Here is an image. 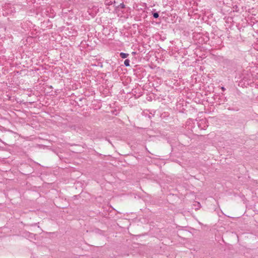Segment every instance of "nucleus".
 Instances as JSON below:
<instances>
[{
	"mask_svg": "<svg viewBox=\"0 0 258 258\" xmlns=\"http://www.w3.org/2000/svg\"><path fill=\"white\" fill-rule=\"evenodd\" d=\"M120 55L122 58H125L128 56V54L127 53L121 52L120 53Z\"/></svg>",
	"mask_w": 258,
	"mask_h": 258,
	"instance_id": "f257e3e1",
	"label": "nucleus"
},
{
	"mask_svg": "<svg viewBox=\"0 0 258 258\" xmlns=\"http://www.w3.org/2000/svg\"><path fill=\"white\" fill-rule=\"evenodd\" d=\"M124 63L125 66L128 67L130 66V60L128 59H125L124 60Z\"/></svg>",
	"mask_w": 258,
	"mask_h": 258,
	"instance_id": "f03ea898",
	"label": "nucleus"
},
{
	"mask_svg": "<svg viewBox=\"0 0 258 258\" xmlns=\"http://www.w3.org/2000/svg\"><path fill=\"white\" fill-rule=\"evenodd\" d=\"M153 17L155 18H157L159 17V15H158V14L157 13H154L153 14Z\"/></svg>",
	"mask_w": 258,
	"mask_h": 258,
	"instance_id": "7ed1b4c3",
	"label": "nucleus"
},
{
	"mask_svg": "<svg viewBox=\"0 0 258 258\" xmlns=\"http://www.w3.org/2000/svg\"><path fill=\"white\" fill-rule=\"evenodd\" d=\"M222 90L224 91L225 90V88L224 87H222Z\"/></svg>",
	"mask_w": 258,
	"mask_h": 258,
	"instance_id": "20e7f679",
	"label": "nucleus"
}]
</instances>
